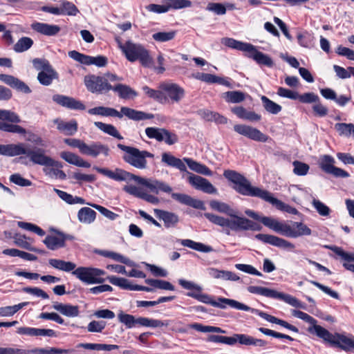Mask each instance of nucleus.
Returning a JSON list of instances; mask_svg holds the SVG:
<instances>
[{"label":"nucleus","mask_w":354,"mask_h":354,"mask_svg":"<svg viewBox=\"0 0 354 354\" xmlns=\"http://www.w3.org/2000/svg\"><path fill=\"white\" fill-rule=\"evenodd\" d=\"M223 176L229 181L233 183L235 186L233 187L238 193L243 196L258 197L261 199L271 203L278 209L292 214H297L296 208L290 206L281 201L273 197L272 194L267 190L257 187H253L250 182L242 174L234 170H225Z\"/></svg>","instance_id":"nucleus-1"},{"label":"nucleus","mask_w":354,"mask_h":354,"mask_svg":"<svg viewBox=\"0 0 354 354\" xmlns=\"http://www.w3.org/2000/svg\"><path fill=\"white\" fill-rule=\"evenodd\" d=\"M0 155L6 156L26 155L30 160L35 165L45 167H62V163L46 156L44 149L37 147L30 149L28 147V145L24 143L0 145Z\"/></svg>","instance_id":"nucleus-2"},{"label":"nucleus","mask_w":354,"mask_h":354,"mask_svg":"<svg viewBox=\"0 0 354 354\" xmlns=\"http://www.w3.org/2000/svg\"><path fill=\"white\" fill-rule=\"evenodd\" d=\"M162 162L168 166L177 168L181 171H186L188 175L189 183L195 189L207 194H217V189L208 180L187 171L185 165L180 158L165 152L162 154Z\"/></svg>","instance_id":"nucleus-3"},{"label":"nucleus","mask_w":354,"mask_h":354,"mask_svg":"<svg viewBox=\"0 0 354 354\" xmlns=\"http://www.w3.org/2000/svg\"><path fill=\"white\" fill-rule=\"evenodd\" d=\"M204 216L212 223L234 231H259L261 227L254 221L243 216H229L224 218L211 213H205Z\"/></svg>","instance_id":"nucleus-4"},{"label":"nucleus","mask_w":354,"mask_h":354,"mask_svg":"<svg viewBox=\"0 0 354 354\" xmlns=\"http://www.w3.org/2000/svg\"><path fill=\"white\" fill-rule=\"evenodd\" d=\"M260 221L273 231L288 237L297 238L311 234V230L301 222H293L292 225H288L268 216L261 217Z\"/></svg>","instance_id":"nucleus-5"},{"label":"nucleus","mask_w":354,"mask_h":354,"mask_svg":"<svg viewBox=\"0 0 354 354\" xmlns=\"http://www.w3.org/2000/svg\"><path fill=\"white\" fill-rule=\"evenodd\" d=\"M93 169L96 170L98 173L117 181H130L133 180L138 184L148 187L151 192L158 194L159 180L144 178L118 168L115 169L114 171H111L106 168L94 167Z\"/></svg>","instance_id":"nucleus-6"},{"label":"nucleus","mask_w":354,"mask_h":354,"mask_svg":"<svg viewBox=\"0 0 354 354\" xmlns=\"http://www.w3.org/2000/svg\"><path fill=\"white\" fill-rule=\"evenodd\" d=\"M118 46L127 59L131 62L139 60L145 67H152L153 62L149 52L142 45L136 44L131 41H127L122 44L118 41Z\"/></svg>","instance_id":"nucleus-7"},{"label":"nucleus","mask_w":354,"mask_h":354,"mask_svg":"<svg viewBox=\"0 0 354 354\" xmlns=\"http://www.w3.org/2000/svg\"><path fill=\"white\" fill-rule=\"evenodd\" d=\"M122 78L112 73H105L102 76L87 75L84 78L87 90L93 93H106L111 90V82L122 81Z\"/></svg>","instance_id":"nucleus-8"},{"label":"nucleus","mask_w":354,"mask_h":354,"mask_svg":"<svg viewBox=\"0 0 354 354\" xmlns=\"http://www.w3.org/2000/svg\"><path fill=\"white\" fill-rule=\"evenodd\" d=\"M117 147L124 151L123 160L130 165L139 169H145L147 167V158H153V154L147 151H140V149L126 146L122 144H118Z\"/></svg>","instance_id":"nucleus-9"},{"label":"nucleus","mask_w":354,"mask_h":354,"mask_svg":"<svg viewBox=\"0 0 354 354\" xmlns=\"http://www.w3.org/2000/svg\"><path fill=\"white\" fill-rule=\"evenodd\" d=\"M247 290L252 294L259 295L269 298L278 299L293 307L304 308V305L299 300L288 294L280 292L273 289L256 286H250L247 288Z\"/></svg>","instance_id":"nucleus-10"},{"label":"nucleus","mask_w":354,"mask_h":354,"mask_svg":"<svg viewBox=\"0 0 354 354\" xmlns=\"http://www.w3.org/2000/svg\"><path fill=\"white\" fill-rule=\"evenodd\" d=\"M72 274L86 284H102L105 281L103 270L93 267H76Z\"/></svg>","instance_id":"nucleus-11"},{"label":"nucleus","mask_w":354,"mask_h":354,"mask_svg":"<svg viewBox=\"0 0 354 354\" xmlns=\"http://www.w3.org/2000/svg\"><path fill=\"white\" fill-rule=\"evenodd\" d=\"M145 133L150 139H155L158 142H165L168 145H172L178 142V136L165 128L147 127Z\"/></svg>","instance_id":"nucleus-12"},{"label":"nucleus","mask_w":354,"mask_h":354,"mask_svg":"<svg viewBox=\"0 0 354 354\" xmlns=\"http://www.w3.org/2000/svg\"><path fill=\"white\" fill-rule=\"evenodd\" d=\"M163 97L166 98L165 104L178 103L185 97V90L174 83H162L159 86Z\"/></svg>","instance_id":"nucleus-13"},{"label":"nucleus","mask_w":354,"mask_h":354,"mask_svg":"<svg viewBox=\"0 0 354 354\" xmlns=\"http://www.w3.org/2000/svg\"><path fill=\"white\" fill-rule=\"evenodd\" d=\"M68 56L73 59L85 65L93 64L97 67H104L108 63V59L105 56L98 55L97 57H92L82 54L76 50L70 51Z\"/></svg>","instance_id":"nucleus-14"},{"label":"nucleus","mask_w":354,"mask_h":354,"mask_svg":"<svg viewBox=\"0 0 354 354\" xmlns=\"http://www.w3.org/2000/svg\"><path fill=\"white\" fill-rule=\"evenodd\" d=\"M234 130L237 133L254 141L265 142L268 140V136L251 126L245 124H235L234 126Z\"/></svg>","instance_id":"nucleus-15"},{"label":"nucleus","mask_w":354,"mask_h":354,"mask_svg":"<svg viewBox=\"0 0 354 354\" xmlns=\"http://www.w3.org/2000/svg\"><path fill=\"white\" fill-rule=\"evenodd\" d=\"M221 301L228 304L230 305V306L233 308H235L237 310H244V311H250L253 313H255L270 323L277 324L278 321L279 319H278L272 315H268L264 312L260 311L257 309L252 308L250 306H248L243 303H241L238 301H236L234 299H221Z\"/></svg>","instance_id":"nucleus-16"},{"label":"nucleus","mask_w":354,"mask_h":354,"mask_svg":"<svg viewBox=\"0 0 354 354\" xmlns=\"http://www.w3.org/2000/svg\"><path fill=\"white\" fill-rule=\"evenodd\" d=\"M255 238L263 243H269L281 248L289 250H293L295 248V245L290 242L273 235L258 234L255 235Z\"/></svg>","instance_id":"nucleus-17"},{"label":"nucleus","mask_w":354,"mask_h":354,"mask_svg":"<svg viewBox=\"0 0 354 354\" xmlns=\"http://www.w3.org/2000/svg\"><path fill=\"white\" fill-rule=\"evenodd\" d=\"M108 281L113 285L119 286L121 288L130 290H142L146 292H152L151 288L142 286L139 285H131L129 281L124 278L118 277L115 276H109L107 277Z\"/></svg>","instance_id":"nucleus-18"},{"label":"nucleus","mask_w":354,"mask_h":354,"mask_svg":"<svg viewBox=\"0 0 354 354\" xmlns=\"http://www.w3.org/2000/svg\"><path fill=\"white\" fill-rule=\"evenodd\" d=\"M0 81L18 91L30 93L29 86L24 82L11 75L0 74Z\"/></svg>","instance_id":"nucleus-19"},{"label":"nucleus","mask_w":354,"mask_h":354,"mask_svg":"<svg viewBox=\"0 0 354 354\" xmlns=\"http://www.w3.org/2000/svg\"><path fill=\"white\" fill-rule=\"evenodd\" d=\"M82 154L93 158L100 154L108 156L109 154V148L107 145H103L99 142H92L90 145L85 143Z\"/></svg>","instance_id":"nucleus-20"},{"label":"nucleus","mask_w":354,"mask_h":354,"mask_svg":"<svg viewBox=\"0 0 354 354\" xmlns=\"http://www.w3.org/2000/svg\"><path fill=\"white\" fill-rule=\"evenodd\" d=\"M53 100L58 104L71 109L84 110L86 108L80 101L66 95H55Z\"/></svg>","instance_id":"nucleus-21"},{"label":"nucleus","mask_w":354,"mask_h":354,"mask_svg":"<svg viewBox=\"0 0 354 354\" xmlns=\"http://www.w3.org/2000/svg\"><path fill=\"white\" fill-rule=\"evenodd\" d=\"M53 122L57 125V130L66 136H73L77 131V122L75 120L65 122L62 119L56 118Z\"/></svg>","instance_id":"nucleus-22"},{"label":"nucleus","mask_w":354,"mask_h":354,"mask_svg":"<svg viewBox=\"0 0 354 354\" xmlns=\"http://www.w3.org/2000/svg\"><path fill=\"white\" fill-rule=\"evenodd\" d=\"M156 216L164 222V225L167 228L175 227L179 221L177 214L173 212L155 209Z\"/></svg>","instance_id":"nucleus-23"},{"label":"nucleus","mask_w":354,"mask_h":354,"mask_svg":"<svg viewBox=\"0 0 354 354\" xmlns=\"http://www.w3.org/2000/svg\"><path fill=\"white\" fill-rule=\"evenodd\" d=\"M171 198L179 203L192 207L196 209H205V205L203 201L193 198L185 194L172 193Z\"/></svg>","instance_id":"nucleus-24"},{"label":"nucleus","mask_w":354,"mask_h":354,"mask_svg":"<svg viewBox=\"0 0 354 354\" xmlns=\"http://www.w3.org/2000/svg\"><path fill=\"white\" fill-rule=\"evenodd\" d=\"M246 55L255 60L259 64L265 65L268 67L273 66L272 59L268 55L257 50L252 44V49H249Z\"/></svg>","instance_id":"nucleus-25"},{"label":"nucleus","mask_w":354,"mask_h":354,"mask_svg":"<svg viewBox=\"0 0 354 354\" xmlns=\"http://www.w3.org/2000/svg\"><path fill=\"white\" fill-rule=\"evenodd\" d=\"M31 28L37 32L47 36L56 35L60 31V27L57 25H52L40 22H35L32 24Z\"/></svg>","instance_id":"nucleus-26"},{"label":"nucleus","mask_w":354,"mask_h":354,"mask_svg":"<svg viewBox=\"0 0 354 354\" xmlns=\"http://www.w3.org/2000/svg\"><path fill=\"white\" fill-rule=\"evenodd\" d=\"M232 112L238 118L250 122L259 121L261 116L254 111H249L241 106H234L231 109Z\"/></svg>","instance_id":"nucleus-27"},{"label":"nucleus","mask_w":354,"mask_h":354,"mask_svg":"<svg viewBox=\"0 0 354 354\" xmlns=\"http://www.w3.org/2000/svg\"><path fill=\"white\" fill-rule=\"evenodd\" d=\"M53 308L62 315L68 317H75L80 314L79 307L77 306L55 302L53 305Z\"/></svg>","instance_id":"nucleus-28"},{"label":"nucleus","mask_w":354,"mask_h":354,"mask_svg":"<svg viewBox=\"0 0 354 354\" xmlns=\"http://www.w3.org/2000/svg\"><path fill=\"white\" fill-rule=\"evenodd\" d=\"M88 113L91 115H98L102 116H111V117H117L118 118H122L124 116V114L122 111V109L120 111H118L116 109L113 108L104 107V106H97L93 109H90L88 111Z\"/></svg>","instance_id":"nucleus-29"},{"label":"nucleus","mask_w":354,"mask_h":354,"mask_svg":"<svg viewBox=\"0 0 354 354\" xmlns=\"http://www.w3.org/2000/svg\"><path fill=\"white\" fill-rule=\"evenodd\" d=\"M122 111L124 114V116L136 121L153 118V115L151 113H147L127 106H122Z\"/></svg>","instance_id":"nucleus-30"},{"label":"nucleus","mask_w":354,"mask_h":354,"mask_svg":"<svg viewBox=\"0 0 354 354\" xmlns=\"http://www.w3.org/2000/svg\"><path fill=\"white\" fill-rule=\"evenodd\" d=\"M60 156L67 162L74 165L75 166L85 168H89L91 167V164L88 162L84 160L79 156L71 152L62 151L60 153Z\"/></svg>","instance_id":"nucleus-31"},{"label":"nucleus","mask_w":354,"mask_h":354,"mask_svg":"<svg viewBox=\"0 0 354 354\" xmlns=\"http://www.w3.org/2000/svg\"><path fill=\"white\" fill-rule=\"evenodd\" d=\"M48 263L53 268L66 272H73L77 266L76 264L72 261H66L58 259H50Z\"/></svg>","instance_id":"nucleus-32"},{"label":"nucleus","mask_w":354,"mask_h":354,"mask_svg":"<svg viewBox=\"0 0 354 354\" xmlns=\"http://www.w3.org/2000/svg\"><path fill=\"white\" fill-rule=\"evenodd\" d=\"M329 248L346 261L343 266L346 270L354 272V264L350 263V262H354V254L346 252L341 248L336 246Z\"/></svg>","instance_id":"nucleus-33"},{"label":"nucleus","mask_w":354,"mask_h":354,"mask_svg":"<svg viewBox=\"0 0 354 354\" xmlns=\"http://www.w3.org/2000/svg\"><path fill=\"white\" fill-rule=\"evenodd\" d=\"M58 78L59 75L53 67L46 71H40L37 75L39 82L44 86L51 84L54 80H57Z\"/></svg>","instance_id":"nucleus-34"},{"label":"nucleus","mask_w":354,"mask_h":354,"mask_svg":"<svg viewBox=\"0 0 354 354\" xmlns=\"http://www.w3.org/2000/svg\"><path fill=\"white\" fill-rule=\"evenodd\" d=\"M308 331L311 333H315L319 337L334 345L336 339V333L333 335L326 328L317 324L314 327H310Z\"/></svg>","instance_id":"nucleus-35"},{"label":"nucleus","mask_w":354,"mask_h":354,"mask_svg":"<svg viewBox=\"0 0 354 354\" xmlns=\"http://www.w3.org/2000/svg\"><path fill=\"white\" fill-rule=\"evenodd\" d=\"M334 345L344 351L354 348V336L351 335L346 336L343 334L336 333Z\"/></svg>","instance_id":"nucleus-36"},{"label":"nucleus","mask_w":354,"mask_h":354,"mask_svg":"<svg viewBox=\"0 0 354 354\" xmlns=\"http://www.w3.org/2000/svg\"><path fill=\"white\" fill-rule=\"evenodd\" d=\"M209 206L212 209L225 214L228 216H239L237 212L225 203L213 200L209 202Z\"/></svg>","instance_id":"nucleus-37"},{"label":"nucleus","mask_w":354,"mask_h":354,"mask_svg":"<svg viewBox=\"0 0 354 354\" xmlns=\"http://www.w3.org/2000/svg\"><path fill=\"white\" fill-rule=\"evenodd\" d=\"M221 43L233 49L241 50L248 53L249 49H252V44L237 41L232 38L224 37L221 39Z\"/></svg>","instance_id":"nucleus-38"},{"label":"nucleus","mask_w":354,"mask_h":354,"mask_svg":"<svg viewBox=\"0 0 354 354\" xmlns=\"http://www.w3.org/2000/svg\"><path fill=\"white\" fill-rule=\"evenodd\" d=\"M111 91L117 92L119 97L122 99H129L138 95L137 92L132 89L130 86L120 83L112 86Z\"/></svg>","instance_id":"nucleus-39"},{"label":"nucleus","mask_w":354,"mask_h":354,"mask_svg":"<svg viewBox=\"0 0 354 354\" xmlns=\"http://www.w3.org/2000/svg\"><path fill=\"white\" fill-rule=\"evenodd\" d=\"M237 339L239 340V343L245 346H254L257 347H265L267 345V342L262 339L254 338L252 336L245 335V334H239L237 336Z\"/></svg>","instance_id":"nucleus-40"},{"label":"nucleus","mask_w":354,"mask_h":354,"mask_svg":"<svg viewBox=\"0 0 354 354\" xmlns=\"http://www.w3.org/2000/svg\"><path fill=\"white\" fill-rule=\"evenodd\" d=\"M96 212L90 207H82L77 213V218L80 222L84 224H91L95 220Z\"/></svg>","instance_id":"nucleus-41"},{"label":"nucleus","mask_w":354,"mask_h":354,"mask_svg":"<svg viewBox=\"0 0 354 354\" xmlns=\"http://www.w3.org/2000/svg\"><path fill=\"white\" fill-rule=\"evenodd\" d=\"M183 161H185L190 169L192 171L205 175V176H212V171L205 165L201 164L191 158H183Z\"/></svg>","instance_id":"nucleus-42"},{"label":"nucleus","mask_w":354,"mask_h":354,"mask_svg":"<svg viewBox=\"0 0 354 354\" xmlns=\"http://www.w3.org/2000/svg\"><path fill=\"white\" fill-rule=\"evenodd\" d=\"M180 244L183 246L187 247L194 250L202 252L207 253L211 252L214 250L213 248L209 245H205L202 243L196 242L191 239H183L180 241Z\"/></svg>","instance_id":"nucleus-43"},{"label":"nucleus","mask_w":354,"mask_h":354,"mask_svg":"<svg viewBox=\"0 0 354 354\" xmlns=\"http://www.w3.org/2000/svg\"><path fill=\"white\" fill-rule=\"evenodd\" d=\"M99 254L102 257L112 259L118 262L126 264L129 266H135L134 262L130 260L129 258L115 252L101 250L99 252Z\"/></svg>","instance_id":"nucleus-44"},{"label":"nucleus","mask_w":354,"mask_h":354,"mask_svg":"<svg viewBox=\"0 0 354 354\" xmlns=\"http://www.w3.org/2000/svg\"><path fill=\"white\" fill-rule=\"evenodd\" d=\"M77 348H83L88 350L111 351L118 349L119 347L118 345L115 344L80 343L77 345Z\"/></svg>","instance_id":"nucleus-45"},{"label":"nucleus","mask_w":354,"mask_h":354,"mask_svg":"<svg viewBox=\"0 0 354 354\" xmlns=\"http://www.w3.org/2000/svg\"><path fill=\"white\" fill-rule=\"evenodd\" d=\"M118 319L119 322L126 326L128 328H131L137 325L140 326V317H136L132 315L126 314L120 311L118 314Z\"/></svg>","instance_id":"nucleus-46"},{"label":"nucleus","mask_w":354,"mask_h":354,"mask_svg":"<svg viewBox=\"0 0 354 354\" xmlns=\"http://www.w3.org/2000/svg\"><path fill=\"white\" fill-rule=\"evenodd\" d=\"M44 243L48 249L55 250L64 246L65 239L60 236H47Z\"/></svg>","instance_id":"nucleus-47"},{"label":"nucleus","mask_w":354,"mask_h":354,"mask_svg":"<svg viewBox=\"0 0 354 354\" xmlns=\"http://www.w3.org/2000/svg\"><path fill=\"white\" fill-rule=\"evenodd\" d=\"M245 94L240 91H227L222 94V97L228 103H240L245 100Z\"/></svg>","instance_id":"nucleus-48"},{"label":"nucleus","mask_w":354,"mask_h":354,"mask_svg":"<svg viewBox=\"0 0 354 354\" xmlns=\"http://www.w3.org/2000/svg\"><path fill=\"white\" fill-rule=\"evenodd\" d=\"M239 334H234L232 337L211 335L208 336L207 341L215 343H221L227 345H234L239 342L237 339Z\"/></svg>","instance_id":"nucleus-49"},{"label":"nucleus","mask_w":354,"mask_h":354,"mask_svg":"<svg viewBox=\"0 0 354 354\" xmlns=\"http://www.w3.org/2000/svg\"><path fill=\"white\" fill-rule=\"evenodd\" d=\"M95 126L103 132L118 139L122 140L123 137L118 132L117 129L112 124H105L102 122H95Z\"/></svg>","instance_id":"nucleus-50"},{"label":"nucleus","mask_w":354,"mask_h":354,"mask_svg":"<svg viewBox=\"0 0 354 354\" xmlns=\"http://www.w3.org/2000/svg\"><path fill=\"white\" fill-rule=\"evenodd\" d=\"M54 192L58 195V196L68 204H84L85 201L81 197L73 196V195L68 194L66 192L59 190L54 188Z\"/></svg>","instance_id":"nucleus-51"},{"label":"nucleus","mask_w":354,"mask_h":354,"mask_svg":"<svg viewBox=\"0 0 354 354\" xmlns=\"http://www.w3.org/2000/svg\"><path fill=\"white\" fill-rule=\"evenodd\" d=\"M169 321H162L159 319H150L147 317H140V326L151 328H160L167 326Z\"/></svg>","instance_id":"nucleus-52"},{"label":"nucleus","mask_w":354,"mask_h":354,"mask_svg":"<svg viewBox=\"0 0 354 354\" xmlns=\"http://www.w3.org/2000/svg\"><path fill=\"white\" fill-rule=\"evenodd\" d=\"M261 102H262L264 109L270 113L277 114L282 109V107L281 105L272 101L266 96H264V95L261 96Z\"/></svg>","instance_id":"nucleus-53"},{"label":"nucleus","mask_w":354,"mask_h":354,"mask_svg":"<svg viewBox=\"0 0 354 354\" xmlns=\"http://www.w3.org/2000/svg\"><path fill=\"white\" fill-rule=\"evenodd\" d=\"M142 90L150 98L154 100L155 101L164 104L166 101V98L163 97L162 93V89L159 88L158 90H155L149 88L147 86H144L142 87Z\"/></svg>","instance_id":"nucleus-54"},{"label":"nucleus","mask_w":354,"mask_h":354,"mask_svg":"<svg viewBox=\"0 0 354 354\" xmlns=\"http://www.w3.org/2000/svg\"><path fill=\"white\" fill-rule=\"evenodd\" d=\"M32 44L33 41L31 38L28 37H23L20 38L14 45L13 49L17 53H22L30 48Z\"/></svg>","instance_id":"nucleus-55"},{"label":"nucleus","mask_w":354,"mask_h":354,"mask_svg":"<svg viewBox=\"0 0 354 354\" xmlns=\"http://www.w3.org/2000/svg\"><path fill=\"white\" fill-rule=\"evenodd\" d=\"M34 354H68L75 352L74 349H62L55 347L48 348H35L31 350Z\"/></svg>","instance_id":"nucleus-56"},{"label":"nucleus","mask_w":354,"mask_h":354,"mask_svg":"<svg viewBox=\"0 0 354 354\" xmlns=\"http://www.w3.org/2000/svg\"><path fill=\"white\" fill-rule=\"evenodd\" d=\"M335 129L339 136L349 137L353 135L354 136V124L352 123H337L335 124Z\"/></svg>","instance_id":"nucleus-57"},{"label":"nucleus","mask_w":354,"mask_h":354,"mask_svg":"<svg viewBox=\"0 0 354 354\" xmlns=\"http://www.w3.org/2000/svg\"><path fill=\"white\" fill-rule=\"evenodd\" d=\"M145 283L150 285L156 288L167 290H174V286L167 281L160 279H147L145 280Z\"/></svg>","instance_id":"nucleus-58"},{"label":"nucleus","mask_w":354,"mask_h":354,"mask_svg":"<svg viewBox=\"0 0 354 354\" xmlns=\"http://www.w3.org/2000/svg\"><path fill=\"white\" fill-rule=\"evenodd\" d=\"M187 295L194 298L201 302L210 304L212 306H220V305H218L216 301H214L210 296L207 294H202L201 292H189L187 293Z\"/></svg>","instance_id":"nucleus-59"},{"label":"nucleus","mask_w":354,"mask_h":354,"mask_svg":"<svg viewBox=\"0 0 354 354\" xmlns=\"http://www.w3.org/2000/svg\"><path fill=\"white\" fill-rule=\"evenodd\" d=\"M335 159L329 156L324 155L320 158L319 167L326 173L329 174L334 168Z\"/></svg>","instance_id":"nucleus-60"},{"label":"nucleus","mask_w":354,"mask_h":354,"mask_svg":"<svg viewBox=\"0 0 354 354\" xmlns=\"http://www.w3.org/2000/svg\"><path fill=\"white\" fill-rule=\"evenodd\" d=\"M0 130L18 134H25L26 133V129L19 125L9 124L2 121H0Z\"/></svg>","instance_id":"nucleus-61"},{"label":"nucleus","mask_w":354,"mask_h":354,"mask_svg":"<svg viewBox=\"0 0 354 354\" xmlns=\"http://www.w3.org/2000/svg\"><path fill=\"white\" fill-rule=\"evenodd\" d=\"M176 35V30L169 32H158L152 35V38L158 42L169 41L174 39Z\"/></svg>","instance_id":"nucleus-62"},{"label":"nucleus","mask_w":354,"mask_h":354,"mask_svg":"<svg viewBox=\"0 0 354 354\" xmlns=\"http://www.w3.org/2000/svg\"><path fill=\"white\" fill-rule=\"evenodd\" d=\"M60 10L62 15L75 16L79 12L75 5L67 1H62L60 4Z\"/></svg>","instance_id":"nucleus-63"},{"label":"nucleus","mask_w":354,"mask_h":354,"mask_svg":"<svg viewBox=\"0 0 354 354\" xmlns=\"http://www.w3.org/2000/svg\"><path fill=\"white\" fill-rule=\"evenodd\" d=\"M14 242L15 243L26 250L32 251V252H37V250L33 247L31 246V245L27 241V238L25 235H21L19 234H16L14 236Z\"/></svg>","instance_id":"nucleus-64"}]
</instances>
